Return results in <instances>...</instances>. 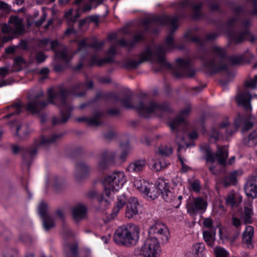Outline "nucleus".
I'll return each mask as SVG.
<instances>
[{
    "label": "nucleus",
    "instance_id": "1",
    "mask_svg": "<svg viewBox=\"0 0 257 257\" xmlns=\"http://www.w3.org/2000/svg\"><path fill=\"white\" fill-rule=\"evenodd\" d=\"M69 92L64 89L58 92L52 88L48 90V101L42 99L44 92L41 88H34L30 90L28 93V103L26 109L32 113H37L45 108L49 103L56 104L58 101L60 102L61 117L54 123H63L66 122L70 116V112L72 109L70 105L67 103L66 97Z\"/></svg>",
    "mask_w": 257,
    "mask_h": 257
},
{
    "label": "nucleus",
    "instance_id": "2",
    "mask_svg": "<svg viewBox=\"0 0 257 257\" xmlns=\"http://www.w3.org/2000/svg\"><path fill=\"white\" fill-rule=\"evenodd\" d=\"M175 47L173 37L172 34L169 35L166 39L165 43L157 46L154 50L147 48L140 55V60H131L127 62L126 66L130 68H136L140 64L151 60L155 57L157 62L162 66H168L166 63L165 54L174 49Z\"/></svg>",
    "mask_w": 257,
    "mask_h": 257
},
{
    "label": "nucleus",
    "instance_id": "3",
    "mask_svg": "<svg viewBox=\"0 0 257 257\" xmlns=\"http://www.w3.org/2000/svg\"><path fill=\"white\" fill-rule=\"evenodd\" d=\"M255 118L254 116L248 115L243 118L240 121L236 119L234 121L235 127L230 125L227 120H225L218 125H213L210 132L208 134V139L210 142H216L217 140L222 138L223 134L225 132L228 136L234 133L237 128L242 125V131H247L254 125Z\"/></svg>",
    "mask_w": 257,
    "mask_h": 257
},
{
    "label": "nucleus",
    "instance_id": "4",
    "mask_svg": "<svg viewBox=\"0 0 257 257\" xmlns=\"http://www.w3.org/2000/svg\"><path fill=\"white\" fill-rule=\"evenodd\" d=\"M126 181V176L123 171H115L106 176L103 181L105 195L109 197L111 192L118 191Z\"/></svg>",
    "mask_w": 257,
    "mask_h": 257
},
{
    "label": "nucleus",
    "instance_id": "5",
    "mask_svg": "<svg viewBox=\"0 0 257 257\" xmlns=\"http://www.w3.org/2000/svg\"><path fill=\"white\" fill-rule=\"evenodd\" d=\"M213 57L204 63V67L212 73L220 72L226 69L225 51L223 48L214 46L212 48Z\"/></svg>",
    "mask_w": 257,
    "mask_h": 257
},
{
    "label": "nucleus",
    "instance_id": "6",
    "mask_svg": "<svg viewBox=\"0 0 257 257\" xmlns=\"http://www.w3.org/2000/svg\"><path fill=\"white\" fill-rule=\"evenodd\" d=\"M124 107L126 108H134L140 115L148 117L151 113H157L163 110L162 107L158 105L155 101H150L147 103H144L140 101L138 105H134L130 98H126L121 100Z\"/></svg>",
    "mask_w": 257,
    "mask_h": 257
},
{
    "label": "nucleus",
    "instance_id": "7",
    "mask_svg": "<svg viewBox=\"0 0 257 257\" xmlns=\"http://www.w3.org/2000/svg\"><path fill=\"white\" fill-rule=\"evenodd\" d=\"M191 108L190 105H187L186 108L183 109L180 113L179 116L175 119L170 120L169 125L172 131L176 134V142L178 146L177 151L180 153L185 149V146L189 147V145L185 142L184 138L179 137L177 134L179 127L181 125L185 122L184 117L188 115L191 112Z\"/></svg>",
    "mask_w": 257,
    "mask_h": 257
},
{
    "label": "nucleus",
    "instance_id": "8",
    "mask_svg": "<svg viewBox=\"0 0 257 257\" xmlns=\"http://www.w3.org/2000/svg\"><path fill=\"white\" fill-rule=\"evenodd\" d=\"M62 135L61 134H53L49 138L43 137L38 142H36L35 145L24 154V160L28 161L30 159L33 158L37 154L38 147L41 145H49L54 143L59 140Z\"/></svg>",
    "mask_w": 257,
    "mask_h": 257
},
{
    "label": "nucleus",
    "instance_id": "9",
    "mask_svg": "<svg viewBox=\"0 0 257 257\" xmlns=\"http://www.w3.org/2000/svg\"><path fill=\"white\" fill-rule=\"evenodd\" d=\"M148 238L161 239L163 242H166L169 238L168 228L163 223L156 222L149 228Z\"/></svg>",
    "mask_w": 257,
    "mask_h": 257
},
{
    "label": "nucleus",
    "instance_id": "10",
    "mask_svg": "<svg viewBox=\"0 0 257 257\" xmlns=\"http://www.w3.org/2000/svg\"><path fill=\"white\" fill-rule=\"evenodd\" d=\"M4 33L15 35L21 34L24 31V25L22 19L16 16H12L9 20V24H4L2 28Z\"/></svg>",
    "mask_w": 257,
    "mask_h": 257
},
{
    "label": "nucleus",
    "instance_id": "11",
    "mask_svg": "<svg viewBox=\"0 0 257 257\" xmlns=\"http://www.w3.org/2000/svg\"><path fill=\"white\" fill-rule=\"evenodd\" d=\"M206 207L207 202L201 197H189L186 203L187 212L191 216L196 215L199 212H204Z\"/></svg>",
    "mask_w": 257,
    "mask_h": 257
},
{
    "label": "nucleus",
    "instance_id": "12",
    "mask_svg": "<svg viewBox=\"0 0 257 257\" xmlns=\"http://www.w3.org/2000/svg\"><path fill=\"white\" fill-rule=\"evenodd\" d=\"M228 157V150L226 147H218L215 154H213L209 150H207L206 160L211 163L217 161L221 165L224 164Z\"/></svg>",
    "mask_w": 257,
    "mask_h": 257
},
{
    "label": "nucleus",
    "instance_id": "13",
    "mask_svg": "<svg viewBox=\"0 0 257 257\" xmlns=\"http://www.w3.org/2000/svg\"><path fill=\"white\" fill-rule=\"evenodd\" d=\"M47 205L44 202L41 203L38 207V212L42 220L44 229L48 231L54 226V221L52 217L47 213Z\"/></svg>",
    "mask_w": 257,
    "mask_h": 257
},
{
    "label": "nucleus",
    "instance_id": "14",
    "mask_svg": "<svg viewBox=\"0 0 257 257\" xmlns=\"http://www.w3.org/2000/svg\"><path fill=\"white\" fill-rule=\"evenodd\" d=\"M156 187L165 201L170 200L169 197L172 196V192L169 190L170 187L167 180L159 177L156 182Z\"/></svg>",
    "mask_w": 257,
    "mask_h": 257
},
{
    "label": "nucleus",
    "instance_id": "15",
    "mask_svg": "<svg viewBox=\"0 0 257 257\" xmlns=\"http://www.w3.org/2000/svg\"><path fill=\"white\" fill-rule=\"evenodd\" d=\"M253 97L249 93L243 91L236 95L235 100L238 105L242 106L246 111L250 112L252 109L250 101Z\"/></svg>",
    "mask_w": 257,
    "mask_h": 257
},
{
    "label": "nucleus",
    "instance_id": "16",
    "mask_svg": "<svg viewBox=\"0 0 257 257\" xmlns=\"http://www.w3.org/2000/svg\"><path fill=\"white\" fill-rule=\"evenodd\" d=\"M245 38L252 43L255 42L257 40V38L253 36L248 30H246L242 33H233L229 36L230 41L236 44L241 43Z\"/></svg>",
    "mask_w": 257,
    "mask_h": 257
},
{
    "label": "nucleus",
    "instance_id": "17",
    "mask_svg": "<svg viewBox=\"0 0 257 257\" xmlns=\"http://www.w3.org/2000/svg\"><path fill=\"white\" fill-rule=\"evenodd\" d=\"M113 239L118 244L130 245L125 225L121 226L115 230Z\"/></svg>",
    "mask_w": 257,
    "mask_h": 257
},
{
    "label": "nucleus",
    "instance_id": "18",
    "mask_svg": "<svg viewBox=\"0 0 257 257\" xmlns=\"http://www.w3.org/2000/svg\"><path fill=\"white\" fill-rule=\"evenodd\" d=\"M90 167L83 162H79L76 164L74 171V177L79 181L86 177L90 173Z\"/></svg>",
    "mask_w": 257,
    "mask_h": 257
},
{
    "label": "nucleus",
    "instance_id": "19",
    "mask_svg": "<svg viewBox=\"0 0 257 257\" xmlns=\"http://www.w3.org/2000/svg\"><path fill=\"white\" fill-rule=\"evenodd\" d=\"M125 227L130 245H136L140 237V228L134 224H126Z\"/></svg>",
    "mask_w": 257,
    "mask_h": 257
},
{
    "label": "nucleus",
    "instance_id": "20",
    "mask_svg": "<svg viewBox=\"0 0 257 257\" xmlns=\"http://www.w3.org/2000/svg\"><path fill=\"white\" fill-rule=\"evenodd\" d=\"M87 209L86 206L82 203L74 205L72 208V213L74 220L78 222L87 217Z\"/></svg>",
    "mask_w": 257,
    "mask_h": 257
},
{
    "label": "nucleus",
    "instance_id": "21",
    "mask_svg": "<svg viewBox=\"0 0 257 257\" xmlns=\"http://www.w3.org/2000/svg\"><path fill=\"white\" fill-rule=\"evenodd\" d=\"M178 71H180V75H186L188 77H192L195 71L189 66V61L186 59H178L176 61Z\"/></svg>",
    "mask_w": 257,
    "mask_h": 257
},
{
    "label": "nucleus",
    "instance_id": "22",
    "mask_svg": "<svg viewBox=\"0 0 257 257\" xmlns=\"http://www.w3.org/2000/svg\"><path fill=\"white\" fill-rule=\"evenodd\" d=\"M139 204L137 198H130L126 204L125 215L128 219L132 218L138 214Z\"/></svg>",
    "mask_w": 257,
    "mask_h": 257
},
{
    "label": "nucleus",
    "instance_id": "23",
    "mask_svg": "<svg viewBox=\"0 0 257 257\" xmlns=\"http://www.w3.org/2000/svg\"><path fill=\"white\" fill-rule=\"evenodd\" d=\"M82 2L83 0L75 1L74 6L76 7V14L74 16L73 15V10L72 9L69 10L65 14V18L68 20L69 25L70 23H75L76 22L77 18L79 17V13L81 10Z\"/></svg>",
    "mask_w": 257,
    "mask_h": 257
},
{
    "label": "nucleus",
    "instance_id": "24",
    "mask_svg": "<svg viewBox=\"0 0 257 257\" xmlns=\"http://www.w3.org/2000/svg\"><path fill=\"white\" fill-rule=\"evenodd\" d=\"M255 181V177H253L251 179L246 182L244 186V191L247 196L252 198L257 197V185Z\"/></svg>",
    "mask_w": 257,
    "mask_h": 257
},
{
    "label": "nucleus",
    "instance_id": "25",
    "mask_svg": "<svg viewBox=\"0 0 257 257\" xmlns=\"http://www.w3.org/2000/svg\"><path fill=\"white\" fill-rule=\"evenodd\" d=\"M242 199V197L239 193L231 191L225 197V202L227 205L234 208L237 207L241 202Z\"/></svg>",
    "mask_w": 257,
    "mask_h": 257
},
{
    "label": "nucleus",
    "instance_id": "26",
    "mask_svg": "<svg viewBox=\"0 0 257 257\" xmlns=\"http://www.w3.org/2000/svg\"><path fill=\"white\" fill-rule=\"evenodd\" d=\"M141 248L159 253L160 252V243L156 238H147Z\"/></svg>",
    "mask_w": 257,
    "mask_h": 257
},
{
    "label": "nucleus",
    "instance_id": "27",
    "mask_svg": "<svg viewBox=\"0 0 257 257\" xmlns=\"http://www.w3.org/2000/svg\"><path fill=\"white\" fill-rule=\"evenodd\" d=\"M253 228L251 226H247L242 234V242L248 248L253 247L252 238L253 235Z\"/></svg>",
    "mask_w": 257,
    "mask_h": 257
},
{
    "label": "nucleus",
    "instance_id": "28",
    "mask_svg": "<svg viewBox=\"0 0 257 257\" xmlns=\"http://www.w3.org/2000/svg\"><path fill=\"white\" fill-rule=\"evenodd\" d=\"M157 23L161 25H169L171 27L170 31L174 32L178 27L176 17H169L164 16L158 18Z\"/></svg>",
    "mask_w": 257,
    "mask_h": 257
},
{
    "label": "nucleus",
    "instance_id": "29",
    "mask_svg": "<svg viewBox=\"0 0 257 257\" xmlns=\"http://www.w3.org/2000/svg\"><path fill=\"white\" fill-rule=\"evenodd\" d=\"M87 39H84L79 43L78 47V51L79 52L85 51L88 47H92L95 49H99L104 45L103 41L98 42L95 40L92 43L89 44L87 42Z\"/></svg>",
    "mask_w": 257,
    "mask_h": 257
},
{
    "label": "nucleus",
    "instance_id": "30",
    "mask_svg": "<svg viewBox=\"0 0 257 257\" xmlns=\"http://www.w3.org/2000/svg\"><path fill=\"white\" fill-rule=\"evenodd\" d=\"M146 165L145 160L135 161L129 164L126 168V170L129 172H139L143 171Z\"/></svg>",
    "mask_w": 257,
    "mask_h": 257
},
{
    "label": "nucleus",
    "instance_id": "31",
    "mask_svg": "<svg viewBox=\"0 0 257 257\" xmlns=\"http://www.w3.org/2000/svg\"><path fill=\"white\" fill-rule=\"evenodd\" d=\"M126 198L124 195H120L117 198L115 205L114 206L110 216L112 219L115 218L118 214L119 211L125 205Z\"/></svg>",
    "mask_w": 257,
    "mask_h": 257
},
{
    "label": "nucleus",
    "instance_id": "32",
    "mask_svg": "<svg viewBox=\"0 0 257 257\" xmlns=\"http://www.w3.org/2000/svg\"><path fill=\"white\" fill-rule=\"evenodd\" d=\"M169 163L163 158H159L156 155L155 158L152 160V169L156 171H160L166 168Z\"/></svg>",
    "mask_w": 257,
    "mask_h": 257
},
{
    "label": "nucleus",
    "instance_id": "33",
    "mask_svg": "<svg viewBox=\"0 0 257 257\" xmlns=\"http://www.w3.org/2000/svg\"><path fill=\"white\" fill-rule=\"evenodd\" d=\"M134 186L141 192L144 193L147 189H151V184L145 180L135 178L134 180Z\"/></svg>",
    "mask_w": 257,
    "mask_h": 257
},
{
    "label": "nucleus",
    "instance_id": "34",
    "mask_svg": "<svg viewBox=\"0 0 257 257\" xmlns=\"http://www.w3.org/2000/svg\"><path fill=\"white\" fill-rule=\"evenodd\" d=\"M242 174L241 170L234 171L226 176L223 180V184L225 186L234 184L237 181V177Z\"/></svg>",
    "mask_w": 257,
    "mask_h": 257
},
{
    "label": "nucleus",
    "instance_id": "35",
    "mask_svg": "<svg viewBox=\"0 0 257 257\" xmlns=\"http://www.w3.org/2000/svg\"><path fill=\"white\" fill-rule=\"evenodd\" d=\"M100 113H97L91 117H79L77 119L78 121H85L89 124L96 126L101 124V122L99 120Z\"/></svg>",
    "mask_w": 257,
    "mask_h": 257
},
{
    "label": "nucleus",
    "instance_id": "36",
    "mask_svg": "<svg viewBox=\"0 0 257 257\" xmlns=\"http://www.w3.org/2000/svg\"><path fill=\"white\" fill-rule=\"evenodd\" d=\"M103 157H106L108 162L110 165L119 164L118 156L117 153L115 151L103 152Z\"/></svg>",
    "mask_w": 257,
    "mask_h": 257
},
{
    "label": "nucleus",
    "instance_id": "37",
    "mask_svg": "<svg viewBox=\"0 0 257 257\" xmlns=\"http://www.w3.org/2000/svg\"><path fill=\"white\" fill-rule=\"evenodd\" d=\"M121 148L122 149L121 153L118 158L119 164L125 161L131 150V147L128 142L124 144H121Z\"/></svg>",
    "mask_w": 257,
    "mask_h": 257
},
{
    "label": "nucleus",
    "instance_id": "38",
    "mask_svg": "<svg viewBox=\"0 0 257 257\" xmlns=\"http://www.w3.org/2000/svg\"><path fill=\"white\" fill-rule=\"evenodd\" d=\"M30 133L31 131L26 124H22L16 128V135L22 140L26 138Z\"/></svg>",
    "mask_w": 257,
    "mask_h": 257
},
{
    "label": "nucleus",
    "instance_id": "39",
    "mask_svg": "<svg viewBox=\"0 0 257 257\" xmlns=\"http://www.w3.org/2000/svg\"><path fill=\"white\" fill-rule=\"evenodd\" d=\"M9 70L8 66L0 67V87L11 84L10 80L5 79V78L9 74Z\"/></svg>",
    "mask_w": 257,
    "mask_h": 257
},
{
    "label": "nucleus",
    "instance_id": "40",
    "mask_svg": "<svg viewBox=\"0 0 257 257\" xmlns=\"http://www.w3.org/2000/svg\"><path fill=\"white\" fill-rule=\"evenodd\" d=\"M253 215L252 207L251 205L248 206H245L244 208V212L242 214V219L245 223H251Z\"/></svg>",
    "mask_w": 257,
    "mask_h": 257
},
{
    "label": "nucleus",
    "instance_id": "41",
    "mask_svg": "<svg viewBox=\"0 0 257 257\" xmlns=\"http://www.w3.org/2000/svg\"><path fill=\"white\" fill-rule=\"evenodd\" d=\"M203 235L204 239L207 244L210 246H212L214 243V238L215 236V230H204Z\"/></svg>",
    "mask_w": 257,
    "mask_h": 257
},
{
    "label": "nucleus",
    "instance_id": "42",
    "mask_svg": "<svg viewBox=\"0 0 257 257\" xmlns=\"http://www.w3.org/2000/svg\"><path fill=\"white\" fill-rule=\"evenodd\" d=\"M244 144L249 147L257 145V130L252 132L249 135L248 138L244 141Z\"/></svg>",
    "mask_w": 257,
    "mask_h": 257
},
{
    "label": "nucleus",
    "instance_id": "43",
    "mask_svg": "<svg viewBox=\"0 0 257 257\" xmlns=\"http://www.w3.org/2000/svg\"><path fill=\"white\" fill-rule=\"evenodd\" d=\"M88 195L90 197H96L98 202L103 206H105L109 203L108 200L105 199L103 195L100 194H98L96 191H90Z\"/></svg>",
    "mask_w": 257,
    "mask_h": 257
},
{
    "label": "nucleus",
    "instance_id": "44",
    "mask_svg": "<svg viewBox=\"0 0 257 257\" xmlns=\"http://www.w3.org/2000/svg\"><path fill=\"white\" fill-rule=\"evenodd\" d=\"M205 250V245L203 243H197L192 246L193 253L198 256H202Z\"/></svg>",
    "mask_w": 257,
    "mask_h": 257
},
{
    "label": "nucleus",
    "instance_id": "45",
    "mask_svg": "<svg viewBox=\"0 0 257 257\" xmlns=\"http://www.w3.org/2000/svg\"><path fill=\"white\" fill-rule=\"evenodd\" d=\"M148 198L154 200L160 194L158 189L153 184H151V189H147L146 192L144 193Z\"/></svg>",
    "mask_w": 257,
    "mask_h": 257
},
{
    "label": "nucleus",
    "instance_id": "46",
    "mask_svg": "<svg viewBox=\"0 0 257 257\" xmlns=\"http://www.w3.org/2000/svg\"><path fill=\"white\" fill-rule=\"evenodd\" d=\"M175 192L172 193V196L169 197V200H165L166 202L172 203V206L175 208H178L181 204L182 196L181 195H175Z\"/></svg>",
    "mask_w": 257,
    "mask_h": 257
},
{
    "label": "nucleus",
    "instance_id": "47",
    "mask_svg": "<svg viewBox=\"0 0 257 257\" xmlns=\"http://www.w3.org/2000/svg\"><path fill=\"white\" fill-rule=\"evenodd\" d=\"M66 257H76L77 254V245L76 244H68L65 246Z\"/></svg>",
    "mask_w": 257,
    "mask_h": 257
},
{
    "label": "nucleus",
    "instance_id": "48",
    "mask_svg": "<svg viewBox=\"0 0 257 257\" xmlns=\"http://www.w3.org/2000/svg\"><path fill=\"white\" fill-rule=\"evenodd\" d=\"M56 56L65 62H68L72 59V56L68 52L67 49L66 48H64L62 50L60 51H55Z\"/></svg>",
    "mask_w": 257,
    "mask_h": 257
},
{
    "label": "nucleus",
    "instance_id": "49",
    "mask_svg": "<svg viewBox=\"0 0 257 257\" xmlns=\"http://www.w3.org/2000/svg\"><path fill=\"white\" fill-rule=\"evenodd\" d=\"M7 108L10 109L11 112L7 115L9 118L13 115L19 114L21 112V105L20 103L14 104L12 105L9 106Z\"/></svg>",
    "mask_w": 257,
    "mask_h": 257
},
{
    "label": "nucleus",
    "instance_id": "50",
    "mask_svg": "<svg viewBox=\"0 0 257 257\" xmlns=\"http://www.w3.org/2000/svg\"><path fill=\"white\" fill-rule=\"evenodd\" d=\"M173 152V150L171 147H168L166 145H161L158 148V152L156 154L162 156H168L170 155Z\"/></svg>",
    "mask_w": 257,
    "mask_h": 257
},
{
    "label": "nucleus",
    "instance_id": "51",
    "mask_svg": "<svg viewBox=\"0 0 257 257\" xmlns=\"http://www.w3.org/2000/svg\"><path fill=\"white\" fill-rule=\"evenodd\" d=\"M108 164H109V163L108 162L107 158L103 157L102 152L100 156V160L97 166L98 169L100 171H102L105 169L107 167Z\"/></svg>",
    "mask_w": 257,
    "mask_h": 257
},
{
    "label": "nucleus",
    "instance_id": "52",
    "mask_svg": "<svg viewBox=\"0 0 257 257\" xmlns=\"http://www.w3.org/2000/svg\"><path fill=\"white\" fill-rule=\"evenodd\" d=\"M172 184L173 186L172 188L174 189L176 188L177 190L184 189L181 179L178 176H176L172 178Z\"/></svg>",
    "mask_w": 257,
    "mask_h": 257
},
{
    "label": "nucleus",
    "instance_id": "53",
    "mask_svg": "<svg viewBox=\"0 0 257 257\" xmlns=\"http://www.w3.org/2000/svg\"><path fill=\"white\" fill-rule=\"evenodd\" d=\"M113 61V58L111 57H107L105 59L100 60L96 57H93L92 58L91 63L93 64H96L97 65H101L104 62H110Z\"/></svg>",
    "mask_w": 257,
    "mask_h": 257
},
{
    "label": "nucleus",
    "instance_id": "54",
    "mask_svg": "<svg viewBox=\"0 0 257 257\" xmlns=\"http://www.w3.org/2000/svg\"><path fill=\"white\" fill-rule=\"evenodd\" d=\"M25 64V61L23 58L21 56H19L16 57L14 60V66L16 68V71L20 70L24 64Z\"/></svg>",
    "mask_w": 257,
    "mask_h": 257
},
{
    "label": "nucleus",
    "instance_id": "55",
    "mask_svg": "<svg viewBox=\"0 0 257 257\" xmlns=\"http://www.w3.org/2000/svg\"><path fill=\"white\" fill-rule=\"evenodd\" d=\"M140 253L142 257H159L160 255L159 253L152 252V251L142 248Z\"/></svg>",
    "mask_w": 257,
    "mask_h": 257
},
{
    "label": "nucleus",
    "instance_id": "56",
    "mask_svg": "<svg viewBox=\"0 0 257 257\" xmlns=\"http://www.w3.org/2000/svg\"><path fill=\"white\" fill-rule=\"evenodd\" d=\"M190 186H191L192 189L196 192H199L201 189V184L200 182L198 180H194L192 181H190Z\"/></svg>",
    "mask_w": 257,
    "mask_h": 257
},
{
    "label": "nucleus",
    "instance_id": "57",
    "mask_svg": "<svg viewBox=\"0 0 257 257\" xmlns=\"http://www.w3.org/2000/svg\"><path fill=\"white\" fill-rule=\"evenodd\" d=\"M41 45L42 46L49 45L50 49L54 50L58 45V42L57 41H50L48 39H44L42 40Z\"/></svg>",
    "mask_w": 257,
    "mask_h": 257
},
{
    "label": "nucleus",
    "instance_id": "58",
    "mask_svg": "<svg viewBox=\"0 0 257 257\" xmlns=\"http://www.w3.org/2000/svg\"><path fill=\"white\" fill-rule=\"evenodd\" d=\"M244 85L247 87L255 89L257 86V75L254 76V79L246 81Z\"/></svg>",
    "mask_w": 257,
    "mask_h": 257
},
{
    "label": "nucleus",
    "instance_id": "59",
    "mask_svg": "<svg viewBox=\"0 0 257 257\" xmlns=\"http://www.w3.org/2000/svg\"><path fill=\"white\" fill-rule=\"evenodd\" d=\"M89 23L86 18L79 21L78 24L79 29L81 31H85L89 27Z\"/></svg>",
    "mask_w": 257,
    "mask_h": 257
},
{
    "label": "nucleus",
    "instance_id": "60",
    "mask_svg": "<svg viewBox=\"0 0 257 257\" xmlns=\"http://www.w3.org/2000/svg\"><path fill=\"white\" fill-rule=\"evenodd\" d=\"M228 60L232 64H238L243 60V57L242 56H232L230 57Z\"/></svg>",
    "mask_w": 257,
    "mask_h": 257
},
{
    "label": "nucleus",
    "instance_id": "61",
    "mask_svg": "<svg viewBox=\"0 0 257 257\" xmlns=\"http://www.w3.org/2000/svg\"><path fill=\"white\" fill-rule=\"evenodd\" d=\"M202 6V3H199L198 4L193 6L192 11L193 13V17L195 19L198 18L200 16L199 10Z\"/></svg>",
    "mask_w": 257,
    "mask_h": 257
},
{
    "label": "nucleus",
    "instance_id": "62",
    "mask_svg": "<svg viewBox=\"0 0 257 257\" xmlns=\"http://www.w3.org/2000/svg\"><path fill=\"white\" fill-rule=\"evenodd\" d=\"M184 37L187 41H190L194 42H200V40L198 37H193L190 32H187L184 34Z\"/></svg>",
    "mask_w": 257,
    "mask_h": 257
},
{
    "label": "nucleus",
    "instance_id": "63",
    "mask_svg": "<svg viewBox=\"0 0 257 257\" xmlns=\"http://www.w3.org/2000/svg\"><path fill=\"white\" fill-rule=\"evenodd\" d=\"M203 226L208 229V230L213 229L212 228L213 222L211 219L209 218H205L203 220Z\"/></svg>",
    "mask_w": 257,
    "mask_h": 257
},
{
    "label": "nucleus",
    "instance_id": "64",
    "mask_svg": "<svg viewBox=\"0 0 257 257\" xmlns=\"http://www.w3.org/2000/svg\"><path fill=\"white\" fill-rule=\"evenodd\" d=\"M92 6L88 3H84L82 4V5L81 7V10L80 12H82L83 13H86L89 12L92 9Z\"/></svg>",
    "mask_w": 257,
    "mask_h": 257
}]
</instances>
